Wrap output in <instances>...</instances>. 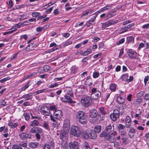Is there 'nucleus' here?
<instances>
[{
  "label": "nucleus",
  "mask_w": 149,
  "mask_h": 149,
  "mask_svg": "<svg viewBox=\"0 0 149 149\" xmlns=\"http://www.w3.org/2000/svg\"><path fill=\"white\" fill-rule=\"evenodd\" d=\"M76 118L79 119V122L82 124H84L87 121V117L86 114L83 111H78L76 115Z\"/></svg>",
  "instance_id": "obj_1"
},
{
  "label": "nucleus",
  "mask_w": 149,
  "mask_h": 149,
  "mask_svg": "<svg viewBox=\"0 0 149 149\" xmlns=\"http://www.w3.org/2000/svg\"><path fill=\"white\" fill-rule=\"evenodd\" d=\"M62 116V112L61 110H58L54 112L53 115L50 116V119L54 122H56V120L60 119Z\"/></svg>",
  "instance_id": "obj_2"
},
{
  "label": "nucleus",
  "mask_w": 149,
  "mask_h": 149,
  "mask_svg": "<svg viewBox=\"0 0 149 149\" xmlns=\"http://www.w3.org/2000/svg\"><path fill=\"white\" fill-rule=\"evenodd\" d=\"M81 102L82 105L87 107L91 104L92 101L90 97L85 96L82 97Z\"/></svg>",
  "instance_id": "obj_3"
},
{
  "label": "nucleus",
  "mask_w": 149,
  "mask_h": 149,
  "mask_svg": "<svg viewBox=\"0 0 149 149\" xmlns=\"http://www.w3.org/2000/svg\"><path fill=\"white\" fill-rule=\"evenodd\" d=\"M91 97L92 99L96 100L101 96V92L97 88H93L91 90Z\"/></svg>",
  "instance_id": "obj_4"
},
{
  "label": "nucleus",
  "mask_w": 149,
  "mask_h": 149,
  "mask_svg": "<svg viewBox=\"0 0 149 149\" xmlns=\"http://www.w3.org/2000/svg\"><path fill=\"white\" fill-rule=\"evenodd\" d=\"M79 128L75 126H72L71 127L70 134L75 136L79 137L81 134Z\"/></svg>",
  "instance_id": "obj_5"
},
{
  "label": "nucleus",
  "mask_w": 149,
  "mask_h": 149,
  "mask_svg": "<svg viewBox=\"0 0 149 149\" xmlns=\"http://www.w3.org/2000/svg\"><path fill=\"white\" fill-rule=\"evenodd\" d=\"M120 116L119 111L117 109L114 110L113 113L110 115V117L112 120L116 121L118 118Z\"/></svg>",
  "instance_id": "obj_6"
},
{
  "label": "nucleus",
  "mask_w": 149,
  "mask_h": 149,
  "mask_svg": "<svg viewBox=\"0 0 149 149\" xmlns=\"http://www.w3.org/2000/svg\"><path fill=\"white\" fill-rule=\"evenodd\" d=\"M40 111L44 116H49L50 114L49 109L47 106H42L40 109Z\"/></svg>",
  "instance_id": "obj_7"
},
{
  "label": "nucleus",
  "mask_w": 149,
  "mask_h": 149,
  "mask_svg": "<svg viewBox=\"0 0 149 149\" xmlns=\"http://www.w3.org/2000/svg\"><path fill=\"white\" fill-rule=\"evenodd\" d=\"M127 54L131 58H136L137 56V53L133 50L129 49L127 52Z\"/></svg>",
  "instance_id": "obj_8"
},
{
  "label": "nucleus",
  "mask_w": 149,
  "mask_h": 149,
  "mask_svg": "<svg viewBox=\"0 0 149 149\" xmlns=\"http://www.w3.org/2000/svg\"><path fill=\"white\" fill-rule=\"evenodd\" d=\"M18 136L20 139L22 140H25L27 138L31 139V135H29V134L25 132H22L19 133Z\"/></svg>",
  "instance_id": "obj_9"
},
{
  "label": "nucleus",
  "mask_w": 149,
  "mask_h": 149,
  "mask_svg": "<svg viewBox=\"0 0 149 149\" xmlns=\"http://www.w3.org/2000/svg\"><path fill=\"white\" fill-rule=\"evenodd\" d=\"M97 114V111L95 109H92L90 111L89 116L91 118H94L97 116V118L100 117V115Z\"/></svg>",
  "instance_id": "obj_10"
},
{
  "label": "nucleus",
  "mask_w": 149,
  "mask_h": 149,
  "mask_svg": "<svg viewBox=\"0 0 149 149\" xmlns=\"http://www.w3.org/2000/svg\"><path fill=\"white\" fill-rule=\"evenodd\" d=\"M69 146L70 149H78L79 147L78 143L75 141L70 142Z\"/></svg>",
  "instance_id": "obj_11"
},
{
  "label": "nucleus",
  "mask_w": 149,
  "mask_h": 149,
  "mask_svg": "<svg viewBox=\"0 0 149 149\" xmlns=\"http://www.w3.org/2000/svg\"><path fill=\"white\" fill-rule=\"evenodd\" d=\"M61 100L63 102L66 103H72L73 102L72 99L67 95H65L63 97L61 98Z\"/></svg>",
  "instance_id": "obj_12"
},
{
  "label": "nucleus",
  "mask_w": 149,
  "mask_h": 149,
  "mask_svg": "<svg viewBox=\"0 0 149 149\" xmlns=\"http://www.w3.org/2000/svg\"><path fill=\"white\" fill-rule=\"evenodd\" d=\"M135 132L136 130L133 128L130 127L129 129L128 132L129 137L130 138H132L134 136Z\"/></svg>",
  "instance_id": "obj_13"
},
{
  "label": "nucleus",
  "mask_w": 149,
  "mask_h": 149,
  "mask_svg": "<svg viewBox=\"0 0 149 149\" xmlns=\"http://www.w3.org/2000/svg\"><path fill=\"white\" fill-rule=\"evenodd\" d=\"M111 125L109 124V123H107L106 125V127L105 129V130L108 133H110L112 131H113V125Z\"/></svg>",
  "instance_id": "obj_14"
},
{
  "label": "nucleus",
  "mask_w": 149,
  "mask_h": 149,
  "mask_svg": "<svg viewBox=\"0 0 149 149\" xmlns=\"http://www.w3.org/2000/svg\"><path fill=\"white\" fill-rule=\"evenodd\" d=\"M117 134V132L115 131H113L112 133H109L108 134H106V135L105 136V139L107 140H108L111 138L112 136H116Z\"/></svg>",
  "instance_id": "obj_15"
},
{
  "label": "nucleus",
  "mask_w": 149,
  "mask_h": 149,
  "mask_svg": "<svg viewBox=\"0 0 149 149\" xmlns=\"http://www.w3.org/2000/svg\"><path fill=\"white\" fill-rule=\"evenodd\" d=\"M89 138L92 139H95L97 137V134L93 130H90L89 131Z\"/></svg>",
  "instance_id": "obj_16"
},
{
  "label": "nucleus",
  "mask_w": 149,
  "mask_h": 149,
  "mask_svg": "<svg viewBox=\"0 0 149 149\" xmlns=\"http://www.w3.org/2000/svg\"><path fill=\"white\" fill-rule=\"evenodd\" d=\"M66 136L67 133L65 132V130H62L60 135V139L62 141H63L66 139Z\"/></svg>",
  "instance_id": "obj_17"
},
{
  "label": "nucleus",
  "mask_w": 149,
  "mask_h": 149,
  "mask_svg": "<svg viewBox=\"0 0 149 149\" xmlns=\"http://www.w3.org/2000/svg\"><path fill=\"white\" fill-rule=\"evenodd\" d=\"M92 52V50L90 49H88L86 50L84 52H82V51H80V54L83 56H86Z\"/></svg>",
  "instance_id": "obj_18"
},
{
  "label": "nucleus",
  "mask_w": 149,
  "mask_h": 149,
  "mask_svg": "<svg viewBox=\"0 0 149 149\" xmlns=\"http://www.w3.org/2000/svg\"><path fill=\"white\" fill-rule=\"evenodd\" d=\"M89 131L86 132H85L83 131H81V135L85 139H87L89 138Z\"/></svg>",
  "instance_id": "obj_19"
},
{
  "label": "nucleus",
  "mask_w": 149,
  "mask_h": 149,
  "mask_svg": "<svg viewBox=\"0 0 149 149\" xmlns=\"http://www.w3.org/2000/svg\"><path fill=\"white\" fill-rule=\"evenodd\" d=\"M54 47L52 49H56L55 51L61 48V46L60 45H57L54 42L51 43L49 45V47Z\"/></svg>",
  "instance_id": "obj_20"
},
{
  "label": "nucleus",
  "mask_w": 149,
  "mask_h": 149,
  "mask_svg": "<svg viewBox=\"0 0 149 149\" xmlns=\"http://www.w3.org/2000/svg\"><path fill=\"white\" fill-rule=\"evenodd\" d=\"M117 101L119 104H122L125 102V100L121 96L119 95L117 97Z\"/></svg>",
  "instance_id": "obj_21"
},
{
  "label": "nucleus",
  "mask_w": 149,
  "mask_h": 149,
  "mask_svg": "<svg viewBox=\"0 0 149 149\" xmlns=\"http://www.w3.org/2000/svg\"><path fill=\"white\" fill-rule=\"evenodd\" d=\"M101 130V127L100 126L97 125L94 128V132L96 133H100Z\"/></svg>",
  "instance_id": "obj_22"
},
{
  "label": "nucleus",
  "mask_w": 149,
  "mask_h": 149,
  "mask_svg": "<svg viewBox=\"0 0 149 149\" xmlns=\"http://www.w3.org/2000/svg\"><path fill=\"white\" fill-rule=\"evenodd\" d=\"M39 143L38 142H30L29 143V146L31 148H36L38 146Z\"/></svg>",
  "instance_id": "obj_23"
},
{
  "label": "nucleus",
  "mask_w": 149,
  "mask_h": 149,
  "mask_svg": "<svg viewBox=\"0 0 149 149\" xmlns=\"http://www.w3.org/2000/svg\"><path fill=\"white\" fill-rule=\"evenodd\" d=\"M70 125L69 121L67 120H65L64 121L63 127L68 129L69 128Z\"/></svg>",
  "instance_id": "obj_24"
},
{
  "label": "nucleus",
  "mask_w": 149,
  "mask_h": 149,
  "mask_svg": "<svg viewBox=\"0 0 149 149\" xmlns=\"http://www.w3.org/2000/svg\"><path fill=\"white\" fill-rule=\"evenodd\" d=\"M130 31V29H129L127 26H125L124 27H122L120 30V31H121V33H123L127 31Z\"/></svg>",
  "instance_id": "obj_25"
},
{
  "label": "nucleus",
  "mask_w": 149,
  "mask_h": 149,
  "mask_svg": "<svg viewBox=\"0 0 149 149\" xmlns=\"http://www.w3.org/2000/svg\"><path fill=\"white\" fill-rule=\"evenodd\" d=\"M39 123L38 120H34L32 122L30 126L31 127H36L38 125Z\"/></svg>",
  "instance_id": "obj_26"
},
{
  "label": "nucleus",
  "mask_w": 149,
  "mask_h": 149,
  "mask_svg": "<svg viewBox=\"0 0 149 149\" xmlns=\"http://www.w3.org/2000/svg\"><path fill=\"white\" fill-rule=\"evenodd\" d=\"M120 135L123 137L125 136L127 133V131L125 130L120 131L118 130Z\"/></svg>",
  "instance_id": "obj_27"
},
{
  "label": "nucleus",
  "mask_w": 149,
  "mask_h": 149,
  "mask_svg": "<svg viewBox=\"0 0 149 149\" xmlns=\"http://www.w3.org/2000/svg\"><path fill=\"white\" fill-rule=\"evenodd\" d=\"M110 26L109 21L102 23V27L103 28H105Z\"/></svg>",
  "instance_id": "obj_28"
},
{
  "label": "nucleus",
  "mask_w": 149,
  "mask_h": 149,
  "mask_svg": "<svg viewBox=\"0 0 149 149\" xmlns=\"http://www.w3.org/2000/svg\"><path fill=\"white\" fill-rule=\"evenodd\" d=\"M110 26L114 25L117 23L118 22V21L116 19H112L109 20Z\"/></svg>",
  "instance_id": "obj_29"
},
{
  "label": "nucleus",
  "mask_w": 149,
  "mask_h": 149,
  "mask_svg": "<svg viewBox=\"0 0 149 149\" xmlns=\"http://www.w3.org/2000/svg\"><path fill=\"white\" fill-rule=\"evenodd\" d=\"M49 109L50 111V110L53 111L54 113L58 110L57 109V107L55 105H51L50 106Z\"/></svg>",
  "instance_id": "obj_30"
},
{
  "label": "nucleus",
  "mask_w": 149,
  "mask_h": 149,
  "mask_svg": "<svg viewBox=\"0 0 149 149\" xmlns=\"http://www.w3.org/2000/svg\"><path fill=\"white\" fill-rule=\"evenodd\" d=\"M92 13V10H87L84 13H83L82 15L81 16V17H82L83 16H85L86 15L90 14L91 13Z\"/></svg>",
  "instance_id": "obj_31"
},
{
  "label": "nucleus",
  "mask_w": 149,
  "mask_h": 149,
  "mask_svg": "<svg viewBox=\"0 0 149 149\" xmlns=\"http://www.w3.org/2000/svg\"><path fill=\"white\" fill-rule=\"evenodd\" d=\"M128 75L127 73L123 74L122 77V78L123 80L126 81L127 82V80L128 79Z\"/></svg>",
  "instance_id": "obj_32"
},
{
  "label": "nucleus",
  "mask_w": 149,
  "mask_h": 149,
  "mask_svg": "<svg viewBox=\"0 0 149 149\" xmlns=\"http://www.w3.org/2000/svg\"><path fill=\"white\" fill-rule=\"evenodd\" d=\"M118 130L121 131L123 130H124V129L125 128V127L122 124H120L118 125Z\"/></svg>",
  "instance_id": "obj_33"
},
{
  "label": "nucleus",
  "mask_w": 149,
  "mask_h": 149,
  "mask_svg": "<svg viewBox=\"0 0 149 149\" xmlns=\"http://www.w3.org/2000/svg\"><path fill=\"white\" fill-rule=\"evenodd\" d=\"M127 43L132 42L134 41V38L132 36H129L127 38Z\"/></svg>",
  "instance_id": "obj_34"
},
{
  "label": "nucleus",
  "mask_w": 149,
  "mask_h": 149,
  "mask_svg": "<svg viewBox=\"0 0 149 149\" xmlns=\"http://www.w3.org/2000/svg\"><path fill=\"white\" fill-rule=\"evenodd\" d=\"M116 87V85L114 84H111L110 85V88L111 91H115Z\"/></svg>",
  "instance_id": "obj_35"
},
{
  "label": "nucleus",
  "mask_w": 149,
  "mask_h": 149,
  "mask_svg": "<svg viewBox=\"0 0 149 149\" xmlns=\"http://www.w3.org/2000/svg\"><path fill=\"white\" fill-rule=\"evenodd\" d=\"M83 145L85 149H91L90 147L88 144L86 142H84L83 143Z\"/></svg>",
  "instance_id": "obj_36"
},
{
  "label": "nucleus",
  "mask_w": 149,
  "mask_h": 149,
  "mask_svg": "<svg viewBox=\"0 0 149 149\" xmlns=\"http://www.w3.org/2000/svg\"><path fill=\"white\" fill-rule=\"evenodd\" d=\"M23 116L24 117L25 119L27 121L29 120L30 116L29 113H24Z\"/></svg>",
  "instance_id": "obj_37"
},
{
  "label": "nucleus",
  "mask_w": 149,
  "mask_h": 149,
  "mask_svg": "<svg viewBox=\"0 0 149 149\" xmlns=\"http://www.w3.org/2000/svg\"><path fill=\"white\" fill-rule=\"evenodd\" d=\"M72 43V42L70 40H68L67 41H66L65 42L63 43L62 45L64 47H65L66 46H67L68 45H69L71 44Z\"/></svg>",
  "instance_id": "obj_38"
},
{
  "label": "nucleus",
  "mask_w": 149,
  "mask_h": 149,
  "mask_svg": "<svg viewBox=\"0 0 149 149\" xmlns=\"http://www.w3.org/2000/svg\"><path fill=\"white\" fill-rule=\"evenodd\" d=\"M43 149H51V147L48 143H46L44 145Z\"/></svg>",
  "instance_id": "obj_39"
},
{
  "label": "nucleus",
  "mask_w": 149,
  "mask_h": 149,
  "mask_svg": "<svg viewBox=\"0 0 149 149\" xmlns=\"http://www.w3.org/2000/svg\"><path fill=\"white\" fill-rule=\"evenodd\" d=\"M67 93L68 95H69L71 97H73V93L72 90L71 89L67 90Z\"/></svg>",
  "instance_id": "obj_40"
},
{
  "label": "nucleus",
  "mask_w": 149,
  "mask_h": 149,
  "mask_svg": "<svg viewBox=\"0 0 149 149\" xmlns=\"http://www.w3.org/2000/svg\"><path fill=\"white\" fill-rule=\"evenodd\" d=\"M99 73L97 72H94L93 73V77L94 78H97L99 75Z\"/></svg>",
  "instance_id": "obj_41"
},
{
  "label": "nucleus",
  "mask_w": 149,
  "mask_h": 149,
  "mask_svg": "<svg viewBox=\"0 0 149 149\" xmlns=\"http://www.w3.org/2000/svg\"><path fill=\"white\" fill-rule=\"evenodd\" d=\"M29 86V83H28L25 85L21 89V91H25L26 89Z\"/></svg>",
  "instance_id": "obj_42"
},
{
  "label": "nucleus",
  "mask_w": 149,
  "mask_h": 149,
  "mask_svg": "<svg viewBox=\"0 0 149 149\" xmlns=\"http://www.w3.org/2000/svg\"><path fill=\"white\" fill-rule=\"evenodd\" d=\"M43 127L46 130H49L48 123L47 122L44 123L43 125Z\"/></svg>",
  "instance_id": "obj_43"
},
{
  "label": "nucleus",
  "mask_w": 149,
  "mask_h": 149,
  "mask_svg": "<svg viewBox=\"0 0 149 149\" xmlns=\"http://www.w3.org/2000/svg\"><path fill=\"white\" fill-rule=\"evenodd\" d=\"M115 15H113V14H111L110 13H109V12L107 13V15L106 17V20H107L108 19L113 17Z\"/></svg>",
  "instance_id": "obj_44"
},
{
  "label": "nucleus",
  "mask_w": 149,
  "mask_h": 149,
  "mask_svg": "<svg viewBox=\"0 0 149 149\" xmlns=\"http://www.w3.org/2000/svg\"><path fill=\"white\" fill-rule=\"evenodd\" d=\"M125 121L127 123H131V119L130 116H127L125 118Z\"/></svg>",
  "instance_id": "obj_45"
},
{
  "label": "nucleus",
  "mask_w": 149,
  "mask_h": 149,
  "mask_svg": "<svg viewBox=\"0 0 149 149\" xmlns=\"http://www.w3.org/2000/svg\"><path fill=\"white\" fill-rule=\"evenodd\" d=\"M99 110L103 114L105 115L106 113L105 111L104 110V107H101L99 108Z\"/></svg>",
  "instance_id": "obj_46"
},
{
  "label": "nucleus",
  "mask_w": 149,
  "mask_h": 149,
  "mask_svg": "<svg viewBox=\"0 0 149 149\" xmlns=\"http://www.w3.org/2000/svg\"><path fill=\"white\" fill-rule=\"evenodd\" d=\"M36 133H41L42 132V129L39 127H36Z\"/></svg>",
  "instance_id": "obj_47"
},
{
  "label": "nucleus",
  "mask_w": 149,
  "mask_h": 149,
  "mask_svg": "<svg viewBox=\"0 0 149 149\" xmlns=\"http://www.w3.org/2000/svg\"><path fill=\"white\" fill-rule=\"evenodd\" d=\"M77 70V69L75 67H73L71 69V72L73 74L75 73Z\"/></svg>",
  "instance_id": "obj_48"
},
{
  "label": "nucleus",
  "mask_w": 149,
  "mask_h": 149,
  "mask_svg": "<svg viewBox=\"0 0 149 149\" xmlns=\"http://www.w3.org/2000/svg\"><path fill=\"white\" fill-rule=\"evenodd\" d=\"M10 79V77H7L5 78L2 79L0 80V82L3 83L4 82L7 81Z\"/></svg>",
  "instance_id": "obj_49"
},
{
  "label": "nucleus",
  "mask_w": 149,
  "mask_h": 149,
  "mask_svg": "<svg viewBox=\"0 0 149 149\" xmlns=\"http://www.w3.org/2000/svg\"><path fill=\"white\" fill-rule=\"evenodd\" d=\"M91 56H89L87 57H86L84 58H83L82 60V61L83 62H85L87 60H88L89 59L91 58Z\"/></svg>",
  "instance_id": "obj_50"
},
{
  "label": "nucleus",
  "mask_w": 149,
  "mask_h": 149,
  "mask_svg": "<svg viewBox=\"0 0 149 149\" xmlns=\"http://www.w3.org/2000/svg\"><path fill=\"white\" fill-rule=\"evenodd\" d=\"M58 84L57 83H53L50 85L49 86V87L50 88H53L54 87H56L57 86H58Z\"/></svg>",
  "instance_id": "obj_51"
},
{
  "label": "nucleus",
  "mask_w": 149,
  "mask_h": 149,
  "mask_svg": "<svg viewBox=\"0 0 149 149\" xmlns=\"http://www.w3.org/2000/svg\"><path fill=\"white\" fill-rule=\"evenodd\" d=\"M125 41V38H123L120 39V40H119L118 42L117 43V45H120L121 44H122Z\"/></svg>",
  "instance_id": "obj_52"
},
{
  "label": "nucleus",
  "mask_w": 149,
  "mask_h": 149,
  "mask_svg": "<svg viewBox=\"0 0 149 149\" xmlns=\"http://www.w3.org/2000/svg\"><path fill=\"white\" fill-rule=\"evenodd\" d=\"M6 102L4 100H0V105L4 106L6 105Z\"/></svg>",
  "instance_id": "obj_53"
},
{
  "label": "nucleus",
  "mask_w": 149,
  "mask_h": 149,
  "mask_svg": "<svg viewBox=\"0 0 149 149\" xmlns=\"http://www.w3.org/2000/svg\"><path fill=\"white\" fill-rule=\"evenodd\" d=\"M39 15H40V13L37 12L33 13L32 14V16L33 17H39Z\"/></svg>",
  "instance_id": "obj_54"
},
{
  "label": "nucleus",
  "mask_w": 149,
  "mask_h": 149,
  "mask_svg": "<svg viewBox=\"0 0 149 149\" xmlns=\"http://www.w3.org/2000/svg\"><path fill=\"white\" fill-rule=\"evenodd\" d=\"M30 77H30V76L29 74L27 75H26V76L24 77L22 79L20 80V82H21L23 81H24V80H25L26 79H28L29 78H30Z\"/></svg>",
  "instance_id": "obj_55"
},
{
  "label": "nucleus",
  "mask_w": 149,
  "mask_h": 149,
  "mask_svg": "<svg viewBox=\"0 0 149 149\" xmlns=\"http://www.w3.org/2000/svg\"><path fill=\"white\" fill-rule=\"evenodd\" d=\"M106 134L107 133L103 131L100 134V137H105V136L106 135Z\"/></svg>",
  "instance_id": "obj_56"
},
{
  "label": "nucleus",
  "mask_w": 149,
  "mask_h": 149,
  "mask_svg": "<svg viewBox=\"0 0 149 149\" xmlns=\"http://www.w3.org/2000/svg\"><path fill=\"white\" fill-rule=\"evenodd\" d=\"M24 5H18L17 6H15L14 7L15 9H19V8H23L24 7Z\"/></svg>",
  "instance_id": "obj_57"
},
{
  "label": "nucleus",
  "mask_w": 149,
  "mask_h": 149,
  "mask_svg": "<svg viewBox=\"0 0 149 149\" xmlns=\"http://www.w3.org/2000/svg\"><path fill=\"white\" fill-rule=\"evenodd\" d=\"M12 149H22L20 146L18 145H15L13 146Z\"/></svg>",
  "instance_id": "obj_58"
},
{
  "label": "nucleus",
  "mask_w": 149,
  "mask_h": 149,
  "mask_svg": "<svg viewBox=\"0 0 149 149\" xmlns=\"http://www.w3.org/2000/svg\"><path fill=\"white\" fill-rule=\"evenodd\" d=\"M20 18L19 19L20 21L25 19L26 18V16L24 15H20Z\"/></svg>",
  "instance_id": "obj_59"
},
{
  "label": "nucleus",
  "mask_w": 149,
  "mask_h": 149,
  "mask_svg": "<svg viewBox=\"0 0 149 149\" xmlns=\"http://www.w3.org/2000/svg\"><path fill=\"white\" fill-rule=\"evenodd\" d=\"M45 91V89H42L41 90H38L35 92L36 95H37L40 93H42L44 92Z\"/></svg>",
  "instance_id": "obj_60"
},
{
  "label": "nucleus",
  "mask_w": 149,
  "mask_h": 149,
  "mask_svg": "<svg viewBox=\"0 0 149 149\" xmlns=\"http://www.w3.org/2000/svg\"><path fill=\"white\" fill-rule=\"evenodd\" d=\"M121 139L122 140V143H124L125 144H126V142L127 141V138L126 137H123Z\"/></svg>",
  "instance_id": "obj_61"
},
{
  "label": "nucleus",
  "mask_w": 149,
  "mask_h": 149,
  "mask_svg": "<svg viewBox=\"0 0 149 149\" xmlns=\"http://www.w3.org/2000/svg\"><path fill=\"white\" fill-rule=\"evenodd\" d=\"M30 132L32 133H36V127L32 128L30 130Z\"/></svg>",
  "instance_id": "obj_62"
},
{
  "label": "nucleus",
  "mask_w": 149,
  "mask_h": 149,
  "mask_svg": "<svg viewBox=\"0 0 149 149\" xmlns=\"http://www.w3.org/2000/svg\"><path fill=\"white\" fill-rule=\"evenodd\" d=\"M50 144V146H51V147L53 148L54 146V140L53 139H52L51 141H50V142L49 143Z\"/></svg>",
  "instance_id": "obj_63"
},
{
  "label": "nucleus",
  "mask_w": 149,
  "mask_h": 149,
  "mask_svg": "<svg viewBox=\"0 0 149 149\" xmlns=\"http://www.w3.org/2000/svg\"><path fill=\"white\" fill-rule=\"evenodd\" d=\"M50 67L48 66H45L44 68V70L45 72H47L50 69Z\"/></svg>",
  "instance_id": "obj_64"
}]
</instances>
